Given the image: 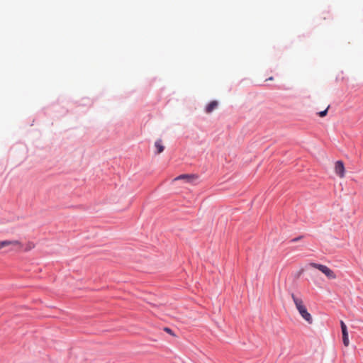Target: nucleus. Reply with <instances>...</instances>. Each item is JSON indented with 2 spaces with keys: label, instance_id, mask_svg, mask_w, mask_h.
<instances>
[{
  "label": "nucleus",
  "instance_id": "obj_1",
  "mask_svg": "<svg viewBox=\"0 0 363 363\" xmlns=\"http://www.w3.org/2000/svg\"><path fill=\"white\" fill-rule=\"evenodd\" d=\"M291 298L297 311L303 319H304L308 324H312L313 321L312 315L308 312L303 299L297 297L294 294H291Z\"/></svg>",
  "mask_w": 363,
  "mask_h": 363
},
{
  "label": "nucleus",
  "instance_id": "obj_2",
  "mask_svg": "<svg viewBox=\"0 0 363 363\" xmlns=\"http://www.w3.org/2000/svg\"><path fill=\"white\" fill-rule=\"evenodd\" d=\"M310 265L311 267L320 270L329 279H335L337 278L335 273L331 269H330L328 267L325 265L314 262L311 263Z\"/></svg>",
  "mask_w": 363,
  "mask_h": 363
},
{
  "label": "nucleus",
  "instance_id": "obj_3",
  "mask_svg": "<svg viewBox=\"0 0 363 363\" xmlns=\"http://www.w3.org/2000/svg\"><path fill=\"white\" fill-rule=\"evenodd\" d=\"M9 246L12 247L11 250L19 251V250H21L23 249V244L19 240H6L0 241V250L3 249L4 247H9Z\"/></svg>",
  "mask_w": 363,
  "mask_h": 363
},
{
  "label": "nucleus",
  "instance_id": "obj_4",
  "mask_svg": "<svg viewBox=\"0 0 363 363\" xmlns=\"http://www.w3.org/2000/svg\"><path fill=\"white\" fill-rule=\"evenodd\" d=\"M335 172L340 178L345 177V169L342 161L339 160L335 163Z\"/></svg>",
  "mask_w": 363,
  "mask_h": 363
},
{
  "label": "nucleus",
  "instance_id": "obj_5",
  "mask_svg": "<svg viewBox=\"0 0 363 363\" xmlns=\"http://www.w3.org/2000/svg\"><path fill=\"white\" fill-rule=\"evenodd\" d=\"M340 325H341V330H342V334L343 344L345 347H347L350 344V341H349V338H348V333H347V326L342 320L340 321Z\"/></svg>",
  "mask_w": 363,
  "mask_h": 363
},
{
  "label": "nucleus",
  "instance_id": "obj_6",
  "mask_svg": "<svg viewBox=\"0 0 363 363\" xmlns=\"http://www.w3.org/2000/svg\"><path fill=\"white\" fill-rule=\"evenodd\" d=\"M198 179V176L196 174H181L176 177L174 180L184 179L188 183H192Z\"/></svg>",
  "mask_w": 363,
  "mask_h": 363
},
{
  "label": "nucleus",
  "instance_id": "obj_7",
  "mask_svg": "<svg viewBox=\"0 0 363 363\" xmlns=\"http://www.w3.org/2000/svg\"><path fill=\"white\" fill-rule=\"evenodd\" d=\"M218 102L216 101H211L205 108V111L207 113H211L212 111H213L216 108L218 107Z\"/></svg>",
  "mask_w": 363,
  "mask_h": 363
},
{
  "label": "nucleus",
  "instance_id": "obj_8",
  "mask_svg": "<svg viewBox=\"0 0 363 363\" xmlns=\"http://www.w3.org/2000/svg\"><path fill=\"white\" fill-rule=\"evenodd\" d=\"M155 147L157 150V152H156L157 154H160L164 151V146L162 144V139H158L155 141Z\"/></svg>",
  "mask_w": 363,
  "mask_h": 363
},
{
  "label": "nucleus",
  "instance_id": "obj_9",
  "mask_svg": "<svg viewBox=\"0 0 363 363\" xmlns=\"http://www.w3.org/2000/svg\"><path fill=\"white\" fill-rule=\"evenodd\" d=\"M35 244L33 242H28L24 248V251L28 252L33 250L35 247Z\"/></svg>",
  "mask_w": 363,
  "mask_h": 363
},
{
  "label": "nucleus",
  "instance_id": "obj_10",
  "mask_svg": "<svg viewBox=\"0 0 363 363\" xmlns=\"http://www.w3.org/2000/svg\"><path fill=\"white\" fill-rule=\"evenodd\" d=\"M329 108H330V106H328L326 108V109H325V110H324V111H323L319 112V113H318L319 116H320V117H324V116H325L327 115V113H328V111Z\"/></svg>",
  "mask_w": 363,
  "mask_h": 363
},
{
  "label": "nucleus",
  "instance_id": "obj_11",
  "mask_svg": "<svg viewBox=\"0 0 363 363\" xmlns=\"http://www.w3.org/2000/svg\"><path fill=\"white\" fill-rule=\"evenodd\" d=\"M164 330H165V331H167V333H171V331H172V330H171V329L167 328H166L164 329Z\"/></svg>",
  "mask_w": 363,
  "mask_h": 363
},
{
  "label": "nucleus",
  "instance_id": "obj_12",
  "mask_svg": "<svg viewBox=\"0 0 363 363\" xmlns=\"http://www.w3.org/2000/svg\"><path fill=\"white\" fill-rule=\"evenodd\" d=\"M273 79H274L273 77H269V78H268L266 81H267V80H270V81H272V80H273Z\"/></svg>",
  "mask_w": 363,
  "mask_h": 363
}]
</instances>
